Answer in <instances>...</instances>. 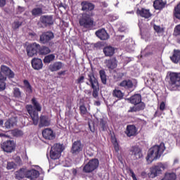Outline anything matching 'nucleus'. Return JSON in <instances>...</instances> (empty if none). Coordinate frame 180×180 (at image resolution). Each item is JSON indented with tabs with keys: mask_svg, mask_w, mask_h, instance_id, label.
I'll list each match as a JSON object with an SVG mask.
<instances>
[{
	"mask_svg": "<svg viewBox=\"0 0 180 180\" xmlns=\"http://www.w3.org/2000/svg\"><path fill=\"white\" fill-rule=\"evenodd\" d=\"M167 6V1L164 0H155L153 1V8L155 11H162Z\"/></svg>",
	"mask_w": 180,
	"mask_h": 180,
	"instance_id": "23",
	"label": "nucleus"
},
{
	"mask_svg": "<svg viewBox=\"0 0 180 180\" xmlns=\"http://www.w3.org/2000/svg\"><path fill=\"white\" fill-rule=\"evenodd\" d=\"M14 161L18 164V165H22L23 162H22V159L20 156H16L14 158Z\"/></svg>",
	"mask_w": 180,
	"mask_h": 180,
	"instance_id": "50",
	"label": "nucleus"
},
{
	"mask_svg": "<svg viewBox=\"0 0 180 180\" xmlns=\"http://www.w3.org/2000/svg\"><path fill=\"white\" fill-rule=\"evenodd\" d=\"M66 70L60 71L58 72V75H65Z\"/></svg>",
	"mask_w": 180,
	"mask_h": 180,
	"instance_id": "58",
	"label": "nucleus"
},
{
	"mask_svg": "<svg viewBox=\"0 0 180 180\" xmlns=\"http://www.w3.org/2000/svg\"><path fill=\"white\" fill-rule=\"evenodd\" d=\"M50 53H51L50 48L46 46H41L39 45L38 50V54H39V56H47V54H50Z\"/></svg>",
	"mask_w": 180,
	"mask_h": 180,
	"instance_id": "30",
	"label": "nucleus"
},
{
	"mask_svg": "<svg viewBox=\"0 0 180 180\" xmlns=\"http://www.w3.org/2000/svg\"><path fill=\"white\" fill-rule=\"evenodd\" d=\"M158 116H161V114H158V111H155L154 114V117H157Z\"/></svg>",
	"mask_w": 180,
	"mask_h": 180,
	"instance_id": "61",
	"label": "nucleus"
},
{
	"mask_svg": "<svg viewBox=\"0 0 180 180\" xmlns=\"http://www.w3.org/2000/svg\"><path fill=\"white\" fill-rule=\"evenodd\" d=\"M98 167H99V160L96 158L91 159L83 167V172H85L86 174L94 172Z\"/></svg>",
	"mask_w": 180,
	"mask_h": 180,
	"instance_id": "8",
	"label": "nucleus"
},
{
	"mask_svg": "<svg viewBox=\"0 0 180 180\" xmlns=\"http://www.w3.org/2000/svg\"><path fill=\"white\" fill-rule=\"evenodd\" d=\"M128 101H129L131 105H134V106L129 108L128 113L140 112L146 109V103L141 101V94H134L128 98Z\"/></svg>",
	"mask_w": 180,
	"mask_h": 180,
	"instance_id": "3",
	"label": "nucleus"
},
{
	"mask_svg": "<svg viewBox=\"0 0 180 180\" xmlns=\"http://www.w3.org/2000/svg\"><path fill=\"white\" fill-rule=\"evenodd\" d=\"M169 77L167 88L169 91H176L180 87V73L172 72Z\"/></svg>",
	"mask_w": 180,
	"mask_h": 180,
	"instance_id": "6",
	"label": "nucleus"
},
{
	"mask_svg": "<svg viewBox=\"0 0 180 180\" xmlns=\"http://www.w3.org/2000/svg\"><path fill=\"white\" fill-rule=\"evenodd\" d=\"M6 80H0V92H2V91H5V89H6Z\"/></svg>",
	"mask_w": 180,
	"mask_h": 180,
	"instance_id": "46",
	"label": "nucleus"
},
{
	"mask_svg": "<svg viewBox=\"0 0 180 180\" xmlns=\"http://www.w3.org/2000/svg\"><path fill=\"white\" fill-rule=\"evenodd\" d=\"M153 29L156 33H164V28L160 27V25H154Z\"/></svg>",
	"mask_w": 180,
	"mask_h": 180,
	"instance_id": "47",
	"label": "nucleus"
},
{
	"mask_svg": "<svg viewBox=\"0 0 180 180\" xmlns=\"http://www.w3.org/2000/svg\"><path fill=\"white\" fill-rule=\"evenodd\" d=\"M79 25L82 29L92 30L94 26H95V21L91 15L84 13L82 14V16L79 19Z\"/></svg>",
	"mask_w": 180,
	"mask_h": 180,
	"instance_id": "4",
	"label": "nucleus"
},
{
	"mask_svg": "<svg viewBox=\"0 0 180 180\" xmlns=\"http://www.w3.org/2000/svg\"><path fill=\"white\" fill-rule=\"evenodd\" d=\"M6 5V0H0V8H4Z\"/></svg>",
	"mask_w": 180,
	"mask_h": 180,
	"instance_id": "55",
	"label": "nucleus"
},
{
	"mask_svg": "<svg viewBox=\"0 0 180 180\" xmlns=\"http://www.w3.org/2000/svg\"><path fill=\"white\" fill-rule=\"evenodd\" d=\"M39 49H40V44L36 42L27 45V54L28 57H33V56H37V54H39Z\"/></svg>",
	"mask_w": 180,
	"mask_h": 180,
	"instance_id": "12",
	"label": "nucleus"
},
{
	"mask_svg": "<svg viewBox=\"0 0 180 180\" xmlns=\"http://www.w3.org/2000/svg\"><path fill=\"white\" fill-rule=\"evenodd\" d=\"M96 36L100 39V40H108L109 39V34L102 28L96 32Z\"/></svg>",
	"mask_w": 180,
	"mask_h": 180,
	"instance_id": "25",
	"label": "nucleus"
},
{
	"mask_svg": "<svg viewBox=\"0 0 180 180\" xmlns=\"http://www.w3.org/2000/svg\"><path fill=\"white\" fill-rule=\"evenodd\" d=\"M31 13L32 16L37 18V16H41L44 13L43 12V8L41 7H37V8H34L31 11Z\"/></svg>",
	"mask_w": 180,
	"mask_h": 180,
	"instance_id": "33",
	"label": "nucleus"
},
{
	"mask_svg": "<svg viewBox=\"0 0 180 180\" xmlns=\"http://www.w3.org/2000/svg\"><path fill=\"white\" fill-rule=\"evenodd\" d=\"M160 110L162 112L165 110V103L164 101H162L160 105Z\"/></svg>",
	"mask_w": 180,
	"mask_h": 180,
	"instance_id": "53",
	"label": "nucleus"
},
{
	"mask_svg": "<svg viewBox=\"0 0 180 180\" xmlns=\"http://www.w3.org/2000/svg\"><path fill=\"white\" fill-rule=\"evenodd\" d=\"M162 180H176V174L174 172H166Z\"/></svg>",
	"mask_w": 180,
	"mask_h": 180,
	"instance_id": "34",
	"label": "nucleus"
},
{
	"mask_svg": "<svg viewBox=\"0 0 180 180\" xmlns=\"http://www.w3.org/2000/svg\"><path fill=\"white\" fill-rule=\"evenodd\" d=\"M0 81H6V77L2 75V72L0 71Z\"/></svg>",
	"mask_w": 180,
	"mask_h": 180,
	"instance_id": "56",
	"label": "nucleus"
},
{
	"mask_svg": "<svg viewBox=\"0 0 180 180\" xmlns=\"http://www.w3.org/2000/svg\"><path fill=\"white\" fill-rule=\"evenodd\" d=\"M26 169L21 168L19 169V171L15 172V178L16 179H23V178H26Z\"/></svg>",
	"mask_w": 180,
	"mask_h": 180,
	"instance_id": "31",
	"label": "nucleus"
},
{
	"mask_svg": "<svg viewBox=\"0 0 180 180\" xmlns=\"http://www.w3.org/2000/svg\"><path fill=\"white\" fill-rule=\"evenodd\" d=\"M77 169H74L72 170V174H73V175H77Z\"/></svg>",
	"mask_w": 180,
	"mask_h": 180,
	"instance_id": "63",
	"label": "nucleus"
},
{
	"mask_svg": "<svg viewBox=\"0 0 180 180\" xmlns=\"http://www.w3.org/2000/svg\"><path fill=\"white\" fill-rule=\"evenodd\" d=\"M103 51L105 57H112L115 54V48L112 46H107L103 48Z\"/></svg>",
	"mask_w": 180,
	"mask_h": 180,
	"instance_id": "29",
	"label": "nucleus"
},
{
	"mask_svg": "<svg viewBox=\"0 0 180 180\" xmlns=\"http://www.w3.org/2000/svg\"><path fill=\"white\" fill-rule=\"evenodd\" d=\"M8 133H9L10 136H11V139L13 137H20V136H23V131L19 129L11 130L8 131Z\"/></svg>",
	"mask_w": 180,
	"mask_h": 180,
	"instance_id": "35",
	"label": "nucleus"
},
{
	"mask_svg": "<svg viewBox=\"0 0 180 180\" xmlns=\"http://www.w3.org/2000/svg\"><path fill=\"white\" fill-rule=\"evenodd\" d=\"M112 96L113 98H117L118 101H122L124 98V93H122L121 90L115 89L112 91Z\"/></svg>",
	"mask_w": 180,
	"mask_h": 180,
	"instance_id": "32",
	"label": "nucleus"
},
{
	"mask_svg": "<svg viewBox=\"0 0 180 180\" xmlns=\"http://www.w3.org/2000/svg\"><path fill=\"white\" fill-rule=\"evenodd\" d=\"M89 82H86V85H90L91 88L93 89L92 96L94 98H98L99 96V82L98 79L95 77V74L93 72H91L87 75Z\"/></svg>",
	"mask_w": 180,
	"mask_h": 180,
	"instance_id": "5",
	"label": "nucleus"
},
{
	"mask_svg": "<svg viewBox=\"0 0 180 180\" xmlns=\"http://www.w3.org/2000/svg\"><path fill=\"white\" fill-rule=\"evenodd\" d=\"M81 6L83 12H92L95 9V4L87 1H82Z\"/></svg>",
	"mask_w": 180,
	"mask_h": 180,
	"instance_id": "17",
	"label": "nucleus"
},
{
	"mask_svg": "<svg viewBox=\"0 0 180 180\" xmlns=\"http://www.w3.org/2000/svg\"><path fill=\"white\" fill-rule=\"evenodd\" d=\"M119 86H121L124 89H131L134 86L133 81L131 79H124L120 83Z\"/></svg>",
	"mask_w": 180,
	"mask_h": 180,
	"instance_id": "27",
	"label": "nucleus"
},
{
	"mask_svg": "<svg viewBox=\"0 0 180 180\" xmlns=\"http://www.w3.org/2000/svg\"><path fill=\"white\" fill-rule=\"evenodd\" d=\"M94 105H96V106H101V101H95Z\"/></svg>",
	"mask_w": 180,
	"mask_h": 180,
	"instance_id": "59",
	"label": "nucleus"
},
{
	"mask_svg": "<svg viewBox=\"0 0 180 180\" xmlns=\"http://www.w3.org/2000/svg\"><path fill=\"white\" fill-rule=\"evenodd\" d=\"M15 124H16L15 119L10 118L5 122L4 127H6V129H12Z\"/></svg>",
	"mask_w": 180,
	"mask_h": 180,
	"instance_id": "37",
	"label": "nucleus"
},
{
	"mask_svg": "<svg viewBox=\"0 0 180 180\" xmlns=\"http://www.w3.org/2000/svg\"><path fill=\"white\" fill-rule=\"evenodd\" d=\"M111 141L114 146V150L116 153H119V143H117V139H116V136L111 137Z\"/></svg>",
	"mask_w": 180,
	"mask_h": 180,
	"instance_id": "41",
	"label": "nucleus"
},
{
	"mask_svg": "<svg viewBox=\"0 0 180 180\" xmlns=\"http://www.w3.org/2000/svg\"><path fill=\"white\" fill-rule=\"evenodd\" d=\"M40 23H41L44 27H49V26H53V25H54L53 15H41L39 18V22L37 23L38 26H40Z\"/></svg>",
	"mask_w": 180,
	"mask_h": 180,
	"instance_id": "10",
	"label": "nucleus"
},
{
	"mask_svg": "<svg viewBox=\"0 0 180 180\" xmlns=\"http://www.w3.org/2000/svg\"><path fill=\"white\" fill-rule=\"evenodd\" d=\"M141 176L142 178H147V172H142L141 173Z\"/></svg>",
	"mask_w": 180,
	"mask_h": 180,
	"instance_id": "57",
	"label": "nucleus"
},
{
	"mask_svg": "<svg viewBox=\"0 0 180 180\" xmlns=\"http://www.w3.org/2000/svg\"><path fill=\"white\" fill-rule=\"evenodd\" d=\"M100 78L101 79V82L103 85H106V82L108 79L106 78V72L104 70H101L99 71Z\"/></svg>",
	"mask_w": 180,
	"mask_h": 180,
	"instance_id": "38",
	"label": "nucleus"
},
{
	"mask_svg": "<svg viewBox=\"0 0 180 180\" xmlns=\"http://www.w3.org/2000/svg\"><path fill=\"white\" fill-rule=\"evenodd\" d=\"M22 23L23 22H22L21 21L15 20L11 25L13 30H18V29H19V27L22 26Z\"/></svg>",
	"mask_w": 180,
	"mask_h": 180,
	"instance_id": "43",
	"label": "nucleus"
},
{
	"mask_svg": "<svg viewBox=\"0 0 180 180\" xmlns=\"http://www.w3.org/2000/svg\"><path fill=\"white\" fill-rule=\"evenodd\" d=\"M79 113L81 116H85L88 113V109L85 107V105H82L79 106Z\"/></svg>",
	"mask_w": 180,
	"mask_h": 180,
	"instance_id": "45",
	"label": "nucleus"
},
{
	"mask_svg": "<svg viewBox=\"0 0 180 180\" xmlns=\"http://www.w3.org/2000/svg\"><path fill=\"white\" fill-rule=\"evenodd\" d=\"M165 169V165L162 164L161 162L157 163V165H155L152 166L150 168V174L149 178H155L156 176H158V175H161L162 174V171Z\"/></svg>",
	"mask_w": 180,
	"mask_h": 180,
	"instance_id": "7",
	"label": "nucleus"
},
{
	"mask_svg": "<svg viewBox=\"0 0 180 180\" xmlns=\"http://www.w3.org/2000/svg\"><path fill=\"white\" fill-rule=\"evenodd\" d=\"M1 72L4 74L8 78H15V72L9 68V67L5 65H1Z\"/></svg>",
	"mask_w": 180,
	"mask_h": 180,
	"instance_id": "20",
	"label": "nucleus"
},
{
	"mask_svg": "<svg viewBox=\"0 0 180 180\" xmlns=\"http://www.w3.org/2000/svg\"><path fill=\"white\" fill-rule=\"evenodd\" d=\"M174 32L176 34H180V25H178L177 26H176L174 29Z\"/></svg>",
	"mask_w": 180,
	"mask_h": 180,
	"instance_id": "54",
	"label": "nucleus"
},
{
	"mask_svg": "<svg viewBox=\"0 0 180 180\" xmlns=\"http://www.w3.org/2000/svg\"><path fill=\"white\" fill-rule=\"evenodd\" d=\"M51 120L49 117V115H41L39 117V127H46L50 126Z\"/></svg>",
	"mask_w": 180,
	"mask_h": 180,
	"instance_id": "18",
	"label": "nucleus"
},
{
	"mask_svg": "<svg viewBox=\"0 0 180 180\" xmlns=\"http://www.w3.org/2000/svg\"><path fill=\"white\" fill-rule=\"evenodd\" d=\"M32 67L34 70H41L43 68V60L39 58H34L31 60Z\"/></svg>",
	"mask_w": 180,
	"mask_h": 180,
	"instance_id": "19",
	"label": "nucleus"
},
{
	"mask_svg": "<svg viewBox=\"0 0 180 180\" xmlns=\"http://www.w3.org/2000/svg\"><path fill=\"white\" fill-rule=\"evenodd\" d=\"M53 39H54V32L51 31L44 32L39 36V42L41 44H49Z\"/></svg>",
	"mask_w": 180,
	"mask_h": 180,
	"instance_id": "11",
	"label": "nucleus"
},
{
	"mask_svg": "<svg viewBox=\"0 0 180 180\" xmlns=\"http://www.w3.org/2000/svg\"><path fill=\"white\" fill-rule=\"evenodd\" d=\"M139 129L134 124H129L127 126L125 130V134H127V137H136L139 133Z\"/></svg>",
	"mask_w": 180,
	"mask_h": 180,
	"instance_id": "16",
	"label": "nucleus"
},
{
	"mask_svg": "<svg viewBox=\"0 0 180 180\" xmlns=\"http://www.w3.org/2000/svg\"><path fill=\"white\" fill-rule=\"evenodd\" d=\"M13 96L14 98H18L19 99V98H22V91H20V89L18 88V87H15L13 89Z\"/></svg>",
	"mask_w": 180,
	"mask_h": 180,
	"instance_id": "44",
	"label": "nucleus"
},
{
	"mask_svg": "<svg viewBox=\"0 0 180 180\" xmlns=\"http://www.w3.org/2000/svg\"><path fill=\"white\" fill-rule=\"evenodd\" d=\"M136 15L138 16H141V18H145V19H148V18H151L152 14L150 12V10L146 9L144 8H138L136 11Z\"/></svg>",
	"mask_w": 180,
	"mask_h": 180,
	"instance_id": "21",
	"label": "nucleus"
},
{
	"mask_svg": "<svg viewBox=\"0 0 180 180\" xmlns=\"http://www.w3.org/2000/svg\"><path fill=\"white\" fill-rule=\"evenodd\" d=\"M131 155L133 156L134 160H141L143 158V150L138 146H132L130 150Z\"/></svg>",
	"mask_w": 180,
	"mask_h": 180,
	"instance_id": "15",
	"label": "nucleus"
},
{
	"mask_svg": "<svg viewBox=\"0 0 180 180\" xmlns=\"http://www.w3.org/2000/svg\"><path fill=\"white\" fill-rule=\"evenodd\" d=\"M123 77H124V73L118 72L115 76V79H117V81H120L121 79H123Z\"/></svg>",
	"mask_w": 180,
	"mask_h": 180,
	"instance_id": "49",
	"label": "nucleus"
},
{
	"mask_svg": "<svg viewBox=\"0 0 180 180\" xmlns=\"http://www.w3.org/2000/svg\"><path fill=\"white\" fill-rule=\"evenodd\" d=\"M42 136L46 140H53L56 137L54 132H53V129L50 128L44 129L42 131Z\"/></svg>",
	"mask_w": 180,
	"mask_h": 180,
	"instance_id": "22",
	"label": "nucleus"
},
{
	"mask_svg": "<svg viewBox=\"0 0 180 180\" xmlns=\"http://www.w3.org/2000/svg\"><path fill=\"white\" fill-rule=\"evenodd\" d=\"M84 79H85V77L81 76V77H79V78L77 79V84H83Z\"/></svg>",
	"mask_w": 180,
	"mask_h": 180,
	"instance_id": "52",
	"label": "nucleus"
},
{
	"mask_svg": "<svg viewBox=\"0 0 180 180\" xmlns=\"http://www.w3.org/2000/svg\"><path fill=\"white\" fill-rule=\"evenodd\" d=\"M31 102L33 105L32 104L27 105L25 109L30 115L33 124L37 126L39 124V112H41V105L35 98H32Z\"/></svg>",
	"mask_w": 180,
	"mask_h": 180,
	"instance_id": "2",
	"label": "nucleus"
},
{
	"mask_svg": "<svg viewBox=\"0 0 180 180\" xmlns=\"http://www.w3.org/2000/svg\"><path fill=\"white\" fill-rule=\"evenodd\" d=\"M99 126L101 131H105V130H107L108 124L106 121L103 120V119L100 120Z\"/></svg>",
	"mask_w": 180,
	"mask_h": 180,
	"instance_id": "42",
	"label": "nucleus"
},
{
	"mask_svg": "<svg viewBox=\"0 0 180 180\" xmlns=\"http://www.w3.org/2000/svg\"><path fill=\"white\" fill-rule=\"evenodd\" d=\"M105 64L106 67L110 70H115V68L117 67V61L115 58L109 60H105Z\"/></svg>",
	"mask_w": 180,
	"mask_h": 180,
	"instance_id": "26",
	"label": "nucleus"
},
{
	"mask_svg": "<svg viewBox=\"0 0 180 180\" xmlns=\"http://www.w3.org/2000/svg\"><path fill=\"white\" fill-rule=\"evenodd\" d=\"M24 86L25 87V91L27 94H29L30 95L31 94H33V87H32V85H30V83L28 80L25 79L23 81Z\"/></svg>",
	"mask_w": 180,
	"mask_h": 180,
	"instance_id": "36",
	"label": "nucleus"
},
{
	"mask_svg": "<svg viewBox=\"0 0 180 180\" xmlns=\"http://www.w3.org/2000/svg\"><path fill=\"white\" fill-rule=\"evenodd\" d=\"M58 8H65V7L64 6V4H63V3L60 2V3L58 4Z\"/></svg>",
	"mask_w": 180,
	"mask_h": 180,
	"instance_id": "62",
	"label": "nucleus"
},
{
	"mask_svg": "<svg viewBox=\"0 0 180 180\" xmlns=\"http://www.w3.org/2000/svg\"><path fill=\"white\" fill-rule=\"evenodd\" d=\"M84 150V144L81 143V141H75L71 148L70 153L72 155H79Z\"/></svg>",
	"mask_w": 180,
	"mask_h": 180,
	"instance_id": "13",
	"label": "nucleus"
},
{
	"mask_svg": "<svg viewBox=\"0 0 180 180\" xmlns=\"http://www.w3.org/2000/svg\"><path fill=\"white\" fill-rule=\"evenodd\" d=\"M0 137H6L7 139H12V136L8 131L6 134L0 133Z\"/></svg>",
	"mask_w": 180,
	"mask_h": 180,
	"instance_id": "51",
	"label": "nucleus"
},
{
	"mask_svg": "<svg viewBox=\"0 0 180 180\" xmlns=\"http://www.w3.org/2000/svg\"><path fill=\"white\" fill-rule=\"evenodd\" d=\"M173 13L176 19L180 20V2L174 7Z\"/></svg>",
	"mask_w": 180,
	"mask_h": 180,
	"instance_id": "40",
	"label": "nucleus"
},
{
	"mask_svg": "<svg viewBox=\"0 0 180 180\" xmlns=\"http://www.w3.org/2000/svg\"><path fill=\"white\" fill-rule=\"evenodd\" d=\"M4 124V120H0V126H2Z\"/></svg>",
	"mask_w": 180,
	"mask_h": 180,
	"instance_id": "64",
	"label": "nucleus"
},
{
	"mask_svg": "<svg viewBox=\"0 0 180 180\" xmlns=\"http://www.w3.org/2000/svg\"><path fill=\"white\" fill-rule=\"evenodd\" d=\"M63 68V63L61 62H55L51 64L49 67V69L51 72L55 71H58Z\"/></svg>",
	"mask_w": 180,
	"mask_h": 180,
	"instance_id": "28",
	"label": "nucleus"
},
{
	"mask_svg": "<svg viewBox=\"0 0 180 180\" xmlns=\"http://www.w3.org/2000/svg\"><path fill=\"white\" fill-rule=\"evenodd\" d=\"M16 168V164L13 162H8L7 163V169H15Z\"/></svg>",
	"mask_w": 180,
	"mask_h": 180,
	"instance_id": "48",
	"label": "nucleus"
},
{
	"mask_svg": "<svg viewBox=\"0 0 180 180\" xmlns=\"http://www.w3.org/2000/svg\"><path fill=\"white\" fill-rule=\"evenodd\" d=\"M29 36H31L32 37H34L36 36V33L35 32H30Z\"/></svg>",
	"mask_w": 180,
	"mask_h": 180,
	"instance_id": "60",
	"label": "nucleus"
},
{
	"mask_svg": "<svg viewBox=\"0 0 180 180\" xmlns=\"http://www.w3.org/2000/svg\"><path fill=\"white\" fill-rule=\"evenodd\" d=\"M61 153H63V146L56 143L51 148L50 158L51 160H58L61 157Z\"/></svg>",
	"mask_w": 180,
	"mask_h": 180,
	"instance_id": "9",
	"label": "nucleus"
},
{
	"mask_svg": "<svg viewBox=\"0 0 180 180\" xmlns=\"http://www.w3.org/2000/svg\"><path fill=\"white\" fill-rule=\"evenodd\" d=\"M165 149V143L163 142H161L160 145H155L151 147L148 150L146 158L147 164H151L153 161H155V160L160 158L161 155L164 154Z\"/></svg>",
	"mask_w": 180,
	"mask_h": 180,
	"instance_id": "1",
	"label": "nucleus"
},
{
	"mask_svg": "<svg viewBox=\"0 0 180 180\" xmlns=\"http://www.w3.org/2000/svg\"><path fill=\"white\" fill-rule=\"evenodd\" d=\"M39 176H40V172L34 169L28 170L26 172V178H28V179H37Z\"/></svg>",
	"mask_w": 180,
	"mask_h": 180,
	"instance_id": "24",
	"label": "nucleus"
},
{
	"mask_svg": "<svg viewBox=\"0 0 180 180\" xmlns=\"http://www.w3.org/2000/svg\"><path fill=\"white\" fill-rule=\"evenodd\" d=\"M56 56L54 54H49L44 57V64H50L51 61H54Z\"/></svg>",
	"mask_w": 180,
	"mask_h": 180,
	"instance_id": "39",
	"label": "nucleus"
},
{
	"mask_svg": "<svg viewBox=\"0 0 180 180\" xmlns=\"http://www.w3.org/2000/svg\"><path fill=\"white\" fill-rule=\"evenodd\" d=\"M1 148L5 153H12L15 151V142L6 141L2 143Z\"/></svg>",
	"mask_w": 180,
	"mask_h": 180,
	"instance_id": "14",
	"label": "nucleus"
}]
</instances>
